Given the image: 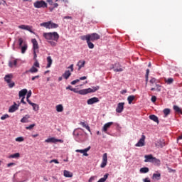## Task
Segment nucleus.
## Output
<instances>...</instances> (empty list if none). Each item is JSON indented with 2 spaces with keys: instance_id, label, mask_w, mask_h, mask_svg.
Returning a JSON list of instances; mask_svg holds the SVG:
<instances>
[{
  "instance_id": "obj_1",
  "label": "nucleus",
  "mask_w": 182,
  "mask_h": 182,
  "mask_svg": "<svg viewBox=\"0 0 182 182\" xmlns=\"http://www.w3.org/2000/svg\"><path fill=\"white\" fill-rule=\"evenodd\" d=\"M99 89H100V87L97 85L95 87H92V88L83 89L78 91L75 88H73L71 89V92H74V93H78L79 95H87L88 93H95V92H97Z\"/></svg>"
},
{
  "instance_id": "obj_2",
  "label": "nucleus",
  "mask_w": 182,
  "mask_h": 182,
  "mask_svg": "<svg viewBox=\"0 0 182 182\" xmlns=\"http://www.w3.org/2000/svg\"><path fill=\"white\" fill-rule=\"evenodd\" d=\"M43 36L46 41H54L55 42L59 41V34L58 32L43 33Z\"/></svg>"
},
{
  "instance_id": "obj_3",
  "label": "nucleus",
  "mask_w": 182,
  "mask_h": 182,
  "mask_svg": "<svg viewBox=\"0 0 182 182\" xmlns=\"http://www.w3.org/2000/svg\"><path fill=\"white\" fill-rule=\"evenodd\" d=\"M13 78H14V75L12 74L6 75L4 77V80L5 82H6V83H8L9 87H10V89H12V87L15 86V82H12Z\"/></svg>"
},
{
  "instance_id": "obj_4",
  "label": "nucleus",
  "mask_w": 182,
  "mask_h": 182,
  "mask_svg": "<svg viewBox=\"0 0 182 182\" xmlns=\"http://www.w3.org/2000/svg\"><path fill=\"white\" fill-rule=\"evenodd\" d=\"M33 6L38 9L41 8H48V4H46L43 0L36 1L33 3Z\"/></svg>"
},
{
  "instance_id": "obj_5",
  "label": "nucleus",
  "mask_w": 182,
  "mask_h": 182,
  "mask_svg": "<svg viewBox=\"0 0 182 182\" xmlns=\"http://www.w3.org/2000/svg\"><path fill=\"white\" fill-rule=\"evenodd\" d=\"M144 146H146V136L141 135V138L135 144V146L136 147H143Z\"/></svg>"
},
{
  "instance_id": "obj_6",
  "label": "nucleus",
  "mask_w": 182,
  "mask_h": 182,
  "mask_svg": "<svg viewBox=\"0 0 182 182\" xmlns=\"http://www.w3.org/2000/svg\"><path fill=\"white\" fill-rule=\"evenodd\" d=\"M46 143H63V140L58 139L55 137L48 138L45 140Z\"/></svg>"
},
{
  "instance_id": "obj_7",
  "label": "nucleus",
  "mask_w": 182,
  "mask_h": 182,
  "mask_svg": "<svg viewBox=\"0 0 182 182\" xmlns=\"http://www.w3.org/2000/svg\"><path fill=\"white\" fill-rule=\"evenodd\" d=\"M89 38L91 42H95V41H99V39H100V36L96 33H93L89 34Z\"/></svg>"
},
{
  "instance_id": "obj_8",
  "label": "nucleus",
  "mask_w": 182,
  "mask_h": 182,
  "mask_svg": "<svg viewBox=\"0 0 182 182\" xmlns=\"http://www.w3.org/2000/svg\"><path fill=\"white\" fill-rule=\"evenodd\" d=\"M107 166V153H105L102 156V161L100 164L101 168H105Z\"/></svg>"
},
{
  "instance_id": "obj_9",
  "label": "nucleus",
  "mask_w": 182,
  "mask_h": 182,
  "mask_svg": "<svg viewBox=\"0 0 182 182\" xmlns=\"http://www.w3.org/2000/svg\"><path fill=\"white\" fill-rule=\"evenodd\" d=\"M89 150H90V146H88L85 149H77L75 150V151L76 153H81L82 154H83V156H85V157H87V156H89V154L87 153Z\"/></svg>"
},
{
  "instance_id": "obj_10",
  "label": "nucleus",
  "mask_w": 182,
  "mask_h": 182,
  "mask_svg": "<svg viewBox=\"0 0 182 182\" xmlns=\"http://www.w3.org/2000/svg\"><path fill=\"white\" fill-rule=\"evenodd\" d=\"M124 110V102H119L116 108L117 113H122Z\"/></svg>"
},
{
  "instance_id": "obj_11",
  "label": "nucleus",
  "mask_w": 182,
  "mask_h": 182,
  "mask_svg": "<svg viewBox=\"0 0 182 182\" xmlns=\"http://www.w3.org/2000/svg\"><path fill=\"white\" fill-rule=\"evenodd\" d=\"M18 28L23 29V31H28V32H31V33H33V31H32V26L26 25H20L18 26Z\"/></svg>"
},
{
  "instance_id": "obj_12",
  "label": "nucleus",
  "mask_w": 182,
  "mask_h": 182,
  "mask_svg": "<svg viewBox=\"0 0 182 182\" xmlns=\"http://www.w3.org/2000/svg\"><path fill=\"white\" fill-rule=\"evenodd\" d=\"M100 100L99 98L94 97L87 100V105H95V103H99Z\"/></svg>"
},
{
  "instance_id": "obj_13",
  "label": "nucleus",
  "mask_w": 182,
  "mask_h": 182,
  "mask_svg": "<svg viewBox=\"0 0 182 182\" xmlns=\"http://www.w3.org/2000/svg\"><path fill=\"white\" fill-rule=\"evenodd\" d=\"M33 43V50L38 51L39 49V44H38V41L36 38L31 40Z\"/></svg>"
},
{
  "instance_id": "obj_14",
  "label": "nucleus",
  "mask_w": 182,
  "mask_h": 182,
  "mask_svg": "<svg viewBox=\"0 0 182 182\" xmlns=\"http://www.w3.org/2000/svg\"><path fill=\"white\" fill-rule=\"evenodd\" d=\"M113 125V122H107L106 124H105L103 128H102V132H104L105 133H107V129H110V127Z\"/></svg>"
},
{
  "instance_id": "obj_15",
  "label": "nucleus",
  "mask_w": 182,
  "mask_h": 182,
  "mask_svg": "<svg viewBox=\"0 0 182 182\" xmlns=\"http://www.w3.org/2000/svg\"><path fill=\"white\" fill-rule=\"evenodd\" d=\"M144 158H145V160H144L145 163H151L153 159H154L152 154L145 155Z\"/></svg>"
},
{
  "instance_id": "obj_16",
  "label": "nucleus",
  "mask_w": 182,
  "mask_h": 182,
  "mask_svg": "<svg viewBox=\"0 0 182 182\" xmlns=\"http://www.w3.org/2000/svg\"><path fill=\"white\" fill-rule=\"evenodd\" d=\"M16 110H18V105H16V102H14V105H11L9 107V113H14V112H16Z\"/></svg>"
},
{
  "instance_id": "obj_17",
  "label": "nucleus",
  "mask_w": 182,
  "mask_h": 182,
  "mask_svg": "<svg viewBox=\"0 0 182 182\" xmlns=\"http://www.w3.org/2000/svg\"><path fill=\"white\" fill-rule=\"evenodd\" d=\"M72 75V73H70V70H65V73L63 74V77L68 80L69 77Z\"/></svg>"
},
{
  "instance_id": "obj_18",
  "label": "nucleus",
  "mask_w": 182,
  "mask_h": 182,
  "mask_svg": "<svg viewBox=\"0 0 182 182\" xmlns=\"http://www.w3.org/2000/svg\"><path fill=\"white\" fill-rule=\"evenodd\" d=\"M86 64V61L85 60H80L77 63V66H78V70H80L82 68H85V65Z\"/></svg>"
},
{
  "instance_id": "obj_19",
  "label": "nucleus",
  "mask_w": 182,
  "mask_h": 182,
  "mask_svg": "<svg viewBox=\"0 0 182 182\" xmlns=\"http://www.w3.org/2000/svg\"><path fill=\"white\" fill-rule=\"evenodd\" d=\"M26 93H28V90L23 89L19 91L18 96L19 97H25V96H26Z\"/></svg>"
},
{
  "instance_id": "obj_20",
  "label": "nucleus",
  "mask_w": 182,
  "mask_h": 182,
  "mask_svg": "<svg viewBox=\"0 0 182 182\" xmlns=\"http://www.w3.org/2000/svg\"><path fill=\"white\" fill-rule=\"evenodd\" d=\"M28 119H31V115L26 114L21 119V123H29V120Z\"/></svg>"
},
{
  "instance_id": "obj_21",
  "label": "nucleus",
  "mask_w": 182,
  "mask_h": 182,
  "mask_svg": "<svg viewBox=\"0 0 182 182\" xmlns=\"http://www.w3.org/2000/svg\"><path fill=\"white\" fill-rule=\"evenodd\" d=\"M47 62H48V64L46 66V69H48V68H50V66H52V63L53 62V60H52V57H50V56L47 57Z\"/></svg>"
},
{
  "instance_id": "obj_22",
  "label": "nucleus",
  "mask_w": 182,
  "mask_h": 182,
  "mask_svg": "<svg viewBox=\"0 0 182 182\" xmlns=\"http://www.w3.org/2000/svg\"><path fill=\"white\" fill-rule=\"evenodd\" d=\"M38 71V68H35V66H33L30 70L26 71V73H37Z\"/></svg>"
},
{
  "instance_id": "obj_23",
  "label": "nucleus",
  "mask_w": 182,
  "mask_h": 182,
  "mask_svg": "<svg viewBox=\"0 0 182 182\" xmlns=\"http://www.w3.org/2000/svg\"><path fill=\"white\" fill-rule=\"evenodd\" d=\"M40 26H43L44 28H46V29H50V21L41 23L40 24Z\"/></svg>"
},
{
  "instance_id": "obj_24",
  "label": "nucleus",
  "mask_w": 182,
  "mask_h": 182,
  "mask_svg": "<svg viewBox=\"0 0 182 182\" xmlns=\"http://www.w3.org/2000/svg\"><path fill=\"white\" fill-rule=\"evenodd\" d=\"M150 120H153V122H155V123L159 124V117L154 114H151L149 116Z\"/></svg>"
},
{
  "instance_id": "obj_25",
  "label": "nucleus",
  "mask_w": 182,
  "mask_h": 182,
  "mask_svg": "<svg viewBox=\"0 0 182 182\" xmlns=\"http://www.w3.org/2000/svg\"><path fill=\"white\" fill-rule=\"evenodd\" d=\"M64 177H73V173L69 171L64 170Z\"/></svg>"
},
{
  "instance_id": "obj_26",
  "label": "nucleus",
  "mask_w": 182,
  "mask_h": 182,
  "mask_svg": "<svg viewBox=\"0 0 182 182\" xmlns=\"http://www.w3.org/2000/svg\"><path fill=\"white\" fill-rule=\"evenodd\" d=\"M20 48H21V53H25V52H26V50H28V44L26 43V42H24L23 46Z\"/></svg>"
},
{
  "instance_id": "obj_27",
  "label": "nucleus",
  "mask_w": 182,
  "mask_h": 182,
  "mask_svg": "<svg viewBox=\"0 0 182 182\" xmlns=\"http://www.w3.org/2000/svg\"><path fill=\"white\" fill-rule=\"evenodd\" d=\"M161 177V174L160 173H154L152 176L153 180H160Z\"/></svg>"
},
{
  "instance_id": "obj_28",
  "label": "nucleus",
  "mask_w": 182,
  "mask_h": 182,
  "mask_svg": "<svg viewBox=\"0 0 182 182\" xmlns=\"http://www.w3.org/2000/svg\"><path fill=\"white\" fill-rule=\"evenodd\" d=\"M16 65H18V60H14L13 61H9V68H12L14 66H16Z\"/></svg>"
},
{
  "instance_id": "obj_29",
  "label": "nucleus",
  "mask_w": 182,
  "mask_h": 182,
  "mask_svg": "<svg viewBox=\"0 0 182 182\" xmlns=\"http://www.w3.org/2000/svg\"><path fill=\"white\" fill-rule=\"evenodd\" d=\"M134 99H136V97L134 95H129L127 97L129 105H132V102H133V100H134Z\"/></svg>"
},
{
  "instance_id": "obj_30",
  "label": "nucleus",
  "mask_w": 182,
  "mask_h": 182,
  "mask_svg": "<svg viewBox=\"0 0 182 182\" xmlns=\"http://www.w3.org/2000/svg\"><path fill=\"white\" fill-rule=\"evenodd\" d=\"M19 157H21V154L19 153H16L10 155L9 159H19Z\"/></svg>"
},
{
  "instance_id": "obj_31",
  "label": "nucleus",
  "mask_w": 182,
  "mask_h": 182,
  "mask_svg": "<svg viewBox=\"0 0 182 182\" xmlns=\"http://www.w3.org/2000/svg\"><path fill=\"white\" fill-rule=\"evenodd\" d=\"M56 28H59V25L50 21V29H56Z\"/></svg>"
},
{
  "instance_id": "obj_32",
  "label": "nucleus",
  "mask_w": 182,
  "mask_h": 182,
  "mask_svg": "<svg viewBox=\"0 0 182 182\" xmlns=\"http://www.w3.org/2000/svg\"><path fill=\"white\" fill-rule=\"evenodd\" d=\"M173 110H175L176 113H180L181 114H182L181 109H180L178 106L174 105Z\"/></svg>"
},
{
  "instance_id": "obj_33",
  "label": "nucleus",
  "mask_w": 182,
  "mask_h": 182,
  "mask_svg": "<svg viewBox=\"0 0 182 182\" xmlns=\"http://www.w3.org/2000/svg\"><path fill=\"white\" fill-rule=\"evenodd\" d=\"M87 43L88 45L89 49H93L95 48V44L92 43L91 40H89L88 41H87Z\"/></svg>"
},
{
  "instance_id": "obj_34",
  "label": "nucleus",
  "mask_w": 182,
  "mask_h": 182,
  "mask_svg": "<svg viewBox=\"0 0 182 182\" xmlns=\"http://www.w3.org/2000/svg\"><path fill=\"white\" fill-rule=\"evenodd\" d=\"M151 163H154V164H156V166H160L161 161L159 159H157L156 158L154 157V159H152Z\"/></svg>"
},
{
  "instance_id": "obj_35",
  "label": "nucleus",
  "mask_w": 182,
  "mask_h": 182,
  "mask_svg": "<svg viewBox=\"0 0 182 182\" xmlns=\"http://www.w3.org/2000/svg\"><path fill=\"white\" fill-rule=\"evenodd\" d=\"M80 124L81 126H82V127H85L88 130V132H90V127H89V125L86 124V123L81 122H80Z\"/></svg>"
},
{
  "instance_id": "obj_36",
  "label": "nucleus",
  "mask_w": 182,
  "mask_h": 182,
  "mask_svg": "<svg viewBox=\"0 0 182 182\" xmlns=\"http://www.w3.org/2000/svg\"><path fill=\"white\" fill-rule=\"evenodd\" d=\"M139 171L140 173H149V169L147 167H144V168H141Z\"/></svg>"
},
{
  "instance_id": "obj_37",
  "label": "nucleus",
  "mask_w": 182,
  "mask_h": 182,
  "mask_svg": "<svg viewBox=\"0 0 182 182\" xmlns=\"http://www.w3.org/2000/svg\"><path fill=\"white\" fill-rule=\"evenodd\" d=\"M32 107H33V110H34V112H38V110H39V105L36 104V103H33L32 104Z\"/></svg>"
},
{
  "instance_id": "obj_38",
  "label": "nucleus",
  "mask_w": 182,
  "mask_h": 182,
  "mask_svg": "<svg viewBox=\"0 0 182 182\" xmlns=\"http://www.w3.org/2000/svg\"><path fill=\"white\" fill-rule=\"evenodd\" d=\"M170 112H171L170 109H168V108L164 109L163 110V112L164 114V117H167V115L170 114Z\"/></svg>"
},
{
  "instance_id": "obj_39",
  "label": "nucleus",
  "mask_w": 182,
  "mask_h": 182,
  "mask_svg": "<svg viewBox=\"0 0 182 182\" xmlns=\"http://www.w3.org/2000/svg\"><path fill=\"white\" fill-rule=\"evenodd\" d=\"M56 111L58 112H63V106L62 105H58L56 106Z\"/></svg>"
},
{
  "instance_id": "obj_40",
  "label": "nucleus",
  "mask_w": 182,
  "mask_h": 182,
  "mask_svg": "<svg viewBox=\"0 0 182 182\" xmlns=\"http://www.w3.org/2000/svg\"><path fill=\"white\" fill-rule=\"evenodd\" d=\"M80 39L82 41H87V42L90 40V37H89V34L86 35V36H82L80 37Z\"/></svg>"
},
{
  "instance_id": "obj_41",
  "label": "nucleus",
  "mask_w": 182,
  "mask_h": 182,
  "mask_svg": "<svg viewBox=\"0 0 182 182\" xmlns=\"http://www.w3.org/2000/svg\"><path fill=\"white\" fill-rule=\"evenodd\" d=\"M149 82L152 85H154V83H156V85L157 83H159V80H157V79H156L154 77H151Z\"/></svg>"
},
{
  "instance_id": "obj_42",
  "label": "nucleus",
  "mask_w": 182,
  "mask_h": 182,
  "mask_svg": "<svg viewBox=\"0 0 182 182\" xmlns=\"http://www.w3.org/2000/svg\"><path fill=\"white\" fill-rule=\"evenodd\" d=\"M48 43H50V45L51 46H53V48H54L55 46H56V45H58V43H57L56 42H55V41H53V40H48Z\"/></svg>"
},
{
  "instance_id": "obj_43",
  "label": "nucleus",
  "mask_w": 182,
  "mask_h": 182,
  "mask_svg": "<svg viewBox=\"0 0 182 182\" xmlns=\"http://www.w3.org/2000/svg\"><path fill=\"white\" fill-rule=\"evenodd\" d=\"M26 41H23V39L22 38H18V46L19 48H22V44L23 45V43Z\"/></svg>"
},
{
  "instance_id": "obj_44",
  "label": "nucleus",
  "mask_w": 182,
  "mask_h": 182,
  "mask_svg": "<svg viewBox=\"0 0 182 182\" xmlns=\"http://www.w3.org/2000/svg\"><path fill=\"white\" fill-rule=\"evenodd\" d=\"M173 82H174V79H173V78H168L166 80V83H167L168 85H171V83H173Z\"/></svg>"
},
{
  "instance_id": "obj_45",
  "label": "nucleus",
  "mask_w": 182,
  "mask_h": 182,
  "mask_svg": "<svg viewBox=\"0 0 182 182\" xmlns=\"http://www.w3.org/2000/svg\"><path fill=\"white\" fill-rule=\"evenodd\" d=\"M159 144L161 147H164V146H166V141H164V139H160Z\"/></svg>"
},
{
  "instance_id": "obj_46",
  "label": "nucleus",
  "mask_w": 182,
  "mask_h": 182,
  "mask_svg": "<svg viewBox=\"0 0 182 182\" xmlns=\"http://www.w3.org/2000/svg\"><path fill=\"white\" fill-rule=\"evenodd\" d=\"M149 73H150V70L147 69L145 75L146 82H149Z\"/></svg>"
},
{
  "instance_id": "obj_47",
  "label": "nucleus",
  "mask_w": 182,
  "mask_h": 182,
  "mask_svg": "<svg viewBox=\"0 0 182 182\" xmlns=\"http://www.w3.org/2000/svg\"><path fill=\"white\" fill-rule=\"evenodd\" d=\"M156 92H161V85L156 84Z\"/></svg>"
},
{
  "instance_id": "obj_48",
  "label": "nucleus",
  "mask_w": 182,
  "mask_h": 182,
  "mask_svg": "<svg viewBox=\"0 0 182 182\" xmlns=\"http://www.w3.org/2000/svg\"><path fill=\"white\" fill-rule=\"evenodd\" d=\"M16 141H18V142H21V141H23V140H25V139H23V136H18L17 138H16Z\"/></svg>"
},
{
  "instance_id": "obj_49",
  "label": "nucleus",
  "mask_w": 182,
  "mask_h": 182,
  "mask_svg": "<svg viewBox=\"0 0 182 182\" xmlns=\"http://www.w3.org/2000/svg\"><path fill=\"white\" fill-rule=\"evenodd\" d=\"M35 126V124H32L29 125L28 127H26V130H32Z\"/></svg>"
},
{
  "instance_id": "obj_50",
  "label": "nucleus",
  "mask_w": 182,
  "mask_h": 182,
  "mask_svg": "<svg viewBox=\"0 0 182 182\" xmlns=\"http://www.w3.org/2000/svg\"><path fill=\"white\" fill-rule=\"evenodd\" d=\"M9 117V115L8 114H6L1 117V120H5V119H8Z\"/></svg>"
},
{
  "instance_id": "obj_51",
  "label": "nucleus",
  "mask_w": 182,
  "mask_h": 182,
  "mask_svg": "<svg viewBox=\"0 0 182 182\" xmlns=\"http://www.w3.org/2000/svg\"><path fill=\"white\" fill-rule=\"evenodd\" d=\"M55 163V164H59V161L58 159H53L50 161V164Z\"/></svg>"
},
{
  "instance_id": "obj_52",
  "label": "nucleus",
  "mask_w": 182,
  "mask_h": 182,
  "mask_svg": "<svg viewBox=\"0 0 182 182\" xmlns=\"http://www.w3.org/2000/svg\"><path fill=\"white\" fill-rule=\"evenodd\" d=\"M33 66H34V68H40L39 63L38 62V60H36V62L34 63Z\"/></svg>"
},
{
  "instance_id": "obj_53",
  "label": "nucleus",
  "mask_w": 182,
  "mask_h": 182,
  "mask_svg": "<svg viewBox=\"0 0 182 182\" xmlns=\"http://www.w3.org/2000/svg\"><path fill=\"white\" fill-rule=\"evenodd\" d=\"M73 68H74V65L71 64L69 67H68V69H70V72H73V70H75Z\"/></svg>"
},
{
  "instance_id": "obj_54",
  "label": "nucleus",
  "mask_w": 182,
  "mask_h": 182,
  "mask_svg": "<svg viewBox=\"0 0 182 182\" xmlns=\"http://www.w3.org/2000/svg\"><path fill=\"white\" fill-rule=\"evenodd\" d=\"M151 100L152 103H155V102L157 100V97L156 96H152Z\"/></svg>"
},
{
  "instance_id": "obj_55",
  "label": "nucleus",
  "mask_w": 182,
  "mask_h": 182,
  "mask_svg": "<svg viewBox=\"0 0 182 182\" xmlns=\"http://www.w3.org/2000/svg\"><path fill=\"white\" fill-rule=\"evenodd\" d=\"M78 82H80V80L77 79L75 80L72 81L71 85H76V83H77Z\"/></svg>"
},
{
  "instance_id": "obj_56",
  "label": "nucleus",
  "mask_w": 182,
  "mask_h": 182,
  "mask_svg": "<svg viewBox=\"0 0 182 182\" xmlns=\"http://www.w3.org/2000/svg\"><path fill=\"white\" fill-rule=\"evenodd\" d=\"M168 173H176V170L175 169H172L170 167H168Z\"/></svg>"
},
{
  "instance_id": "obj_57",
  "label": "nucleus",
  "mask_w": 182,
  "mask_h": 182,
  "mask_svg": "<svg viewBox=\"0 0 182 182\" xmlns=\"http://www.w3.org/2000/svg\"><path fill=\"white\" fill-rule=\"evenodd\" d=\"M74 135L76 136L77 137H79V136H82V134H80V132L75 131L74 132Z\"/></svg>"
},
{
  "instance_id": "obj_58",
  "label": "nucleus",
  "mask_w": 182,
  "mask_h": 182,
  "mask_svg": "<svg viewBox=\"0 0 182 182\" xmlns=\"http://www.w3.org/2000/svg\"><path fill=\"white\" fill-rule=\"evenodd\" d=\"M114 72H123V68L114 69Z\"/></svg>"
},
{
  "instance_id": "obj_59",
  "label": "nucleus",
  "mask_w": 182,
  "mask_h": 182,
  "mask_svg": "<svg viewBox=\"0 0 182 182\" xmlns=\"http://www.w3.org/2000/svg\"><path fill=\"white\" fill-rule=\"evenodd\" d=\"M31 96H32V91L30 90L28 91V94H27V99H29V97H31Z\"/></svg>"
},
{
  "instance_id": "obj_60",
  "label": "nucleus",
  "mask_w": 182,
  "mask_h": 182,
  "mask_svg": "<svg viewBox=\"0 0 182 182\" xmlns=\"http://www.w3.org/2000/svg\"><path fill=\"white\" fill-rule=\"evenodd\" d=\"M46 2H48L50 6L53 5V0H46Z\"/></svg>"
},
{
  "instance_id": "obj_61",
  "label": "nucleus",
  "mask_w": 182,
  "mask_h": 182,
  "mask_svg": "<svg viewBox=\"0 0 182 182\" xmlns=\"http://www.w3.org/2000/svg\"><path fill=\"white\" fill-rule=\"evenodd\" d=\"M96 178V176H91L88 180V182H92Z\"/></svg>"
},
{
  "instance_id": "obj_62",
  "label": "nucleus",
  "mask_w": 182,
  "mask_h": 182,
  "mask_svg": "<svg viewBox=\"0 0 182 182\" xmlns=\"http://www.w3.org/2000/svg\"><path fill=\"white\" fill-rule=\"evenodd\" d=\"M36 52L37 51L33 50V55H34L33 59H34V60H37L36 58H38V55H36Z\"/></svg>"
},
{
  "instance_id": "obj_63",
  "label": "nucleus",
  "mask_w": 182,
  "mask_h": 182,
  "mask_svg": "<svg viewBox=\"0 0 182 182\" xmlns=\"http://www.w3.org/2000/svg\"><path fill=\"white\" fill-rule=\"evenodd\" d=\"M39 77H41V76H39V75H36V76H34V77H33L31 78V80H35V79H39Z\"/></svg>"
},
{
  "instance_id": "obj_64",
  "label": "nucleus",
  "mask_w": 182,
  "mask_h": 182,
  "mask_svg": "<svg viewBox=\"0 0 182 182\" xmlns=\"http://www.w3.org/2000/svg\"><path fill=\"white\" fill-rule=\"evenodd\" d=\"M144 182H151L149 178H146L144 179Z\"/></svg>"
}]
</instances>
